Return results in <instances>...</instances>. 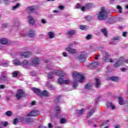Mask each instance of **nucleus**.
I'll list each match as a JSON object with an SVG mask.
<instances>
[{"label": "nucleus", "instance_id": "obj_1", "mask_svg": "<svg viewBox=\"0 0 128 128\" xmlns=\"http://www.w3.org/2000/svg\"><path fill=\"white\" fill-rule=\"evenodd\" d=\"M72 76L74 78V80L73 82V88H76L78 86V82H84V74L79 72H73L72 73Z\"/></svg>", "mask_w": 128, "mask_h": 128}, {"label": "nucleus", "instance_id": "obj_2", "mask_svg": "<svg viewBox=\"0 0 128 128\" xmlns=\"http://www.w3.org/2000/svg\"><path fill=\"white\" fill-rule=\"evenodd\" d=\"M40 63V60L38 58H33L31 61V64H30L28 60H24L22 62H21L20 66H22L24 68H26L30 64H32L34 66H38Z\"/></svg>", "mask_w": 128, "mask_h": 128}, {"label": "nucleus", "instance_id": "obj_3", "mask_svg": "<svg viewBox=\"0 0 128 128\" xmlns=\"http://www.w3.org/2000/svg\"><path fill=\"white\" fill-rule=\"evenodd\" d=\"M106 18H108V11L104 7H102L100 11L98 13V19L99 20H104Z\"/></svg>", "mask_w": 128, "mask_h": 128}, {"label": "nucleus", "instance_id": "obj_4", "mask_svg": "<svg viewBox=\"0 0 128 128\" xmlns=\"http://www.w3.org/2000/svg\"><path fill=\"white\" fill-rule=\"evenodd\" d=\"M86 52H82L77 57V60L80 62H84L86 60Z\"/></svg>", "mask_w": 128, "mask_h": 128}, {"label": "nucleus", "instance_id": "obj_5", "mask_svg": "<svg viewBox=\"0 0 128 128\" xmlns=\"http://www.w3.org/2000/svg\"><path fill=\"white\" fill-rule=\"evenodd\" d=\"M16 96L17 100H22V98L26 96V93L22 89H18Z\"/></svg>", "mask_w": 128, "mask_h": 128}, {"label": "nucleus", "instance_id": "obj_6", "mask_svg": "<svg viewBox=\"0 0 128 128\" xmlns=\"http://www.w3.org/2000/svg\"><path fill=\"white\" fill-rule=\"evenodd\" d=\"M40 114L38 110H32L29 114H27L26 116H38Z\"/></svg>", "mask_w": 128, "mask_h": 128}, {"label": "nucleus", "instance_id": "obj_7", "mask_svg": "<svg viewBox=\"0 0 128 128\" xmlns=\"http://www.w3.org/2000/svg\"><path fill=\"white\" fill-rule=\"evenodd\" d=\"M100 66V62H94L88 65V68L90 70H94L96 68V66Z\"/></svg>", "mask_w": 128, "mask_h": 128}, {"label": "nucleus", "instance_id": "obj_8", "mask_svg": "<svg viewBox=\"0 0 128 128\" xmlns=\"http://www.w3.org/2000/svg\"><path fill=\"white\" fill-rule=\"evenodd\" d=\"M4 74H6V72H2V75L0 77V82H2L8 80V78H6V76Z\"/></svg>", "mask_w": 128, "mask_h": 128}, {"label": "nucleus", "instance_id": "obj_9", "mask_svg": "<svg viewBox=\"0 0 128 128\" xmlns=\"http://www.w3.org/2000/svg\"><path fill=\"white\" fill-rule=\"evenodd\" d=\"M124 60V58H120V60L117 61L114 64V68H120L122 66V62Z\"/></svg>", "mask_w": 128, "mask_h": 128}, {"label": "nucleus", "instance_id": "obj_10", "mask_svg": "<svg viewBox=\"0 0 128 128\" xmlns=\"http://www.w3.org/2000/svg\"><path fill=\"white\" fill-rule=\"evenodd\" d=\"M28 22L30 24H31L32 26H34V24H36V20H34V17H32V16L30 15L29 16H28Z\"/></svg>", "mask_w": 128, "mask_h": 128}, {"label": "nucleus", "instance_id": "obj_11", "mask_svg": "<svg viewBox=\"0 0 128 128\" xmlns=\"http://www.w3.org/2000/svg\"><path fill=\"white\" fill-rule=\"evenodd\" d=\"M32 92H34L37 96H40V92H41V90H40L39 88H32Z\"/></svg>", "mask_w": 128, "mask_h": 128}, {"label": "nucleus", "instance_id": "obj_12", "mask_svg": "<svg viewBox=\"0 0 128 128\" xmlns=\"http://www.w3.org/2000/svg\"><path fill=\"white\" fill-rule=\"evenodd\" d=\"M66 50H67V52H68L70 54H76V49H74L72 48H71L70 47H68L66 48Z\"/></svg>", "mask_w": 128, "mask_h": 128}, {"label": "nucleus", "instance_id": "obj_13", "mask_svg": "<svg viewBox=\"0 0 128 128\" xmlns=\"http://www.w3.org/2000/svg\"><path fill=\"white\" fill-rule=\"evenodd\" d=\"M52 74H56L58 76H62V72L60 70H54L52 72Z\"/></svg>", "mask_w": 128, "mask_h": 128}, {"label": "nucleus", "instance_id": "obj_14", "mask_svg": "<svg viewBox=\"0 0 128 128\" xmlns=\"http://www.w3.org/2000/svg\"><path fill=\"white\" fill-rule=\"evenodd\" d=\"M100 86H102V83L100 82V80L98 78H96V84L95 86L96 88H100Z\"/></svg>", "mask_w": 128, "mask_h": 128}, {"label": "nucleus", "instance_id": "obj_15", "mask_svg": "<svg viewBox=\"0 0 128 128\" xmlns=\"http://www.w3.org/2000/svg\"><path fill=\"white\" fill-rule=\"evenodd\" d=\"M20 56L24 58H28L32 56V53L30 52H24L23 53H21Z\"/></svg>", "mask_w": 128, "mask_h": 128}, {"label": "nucleus", "instance_id": "obj_16", "mask_svg": "<svg viewBox=\"0 0 128 128\" xmlns=\"http://www.w3.org/2000/svg\"><path fill=\"white\" fill-rule=\"evenodd\" d=\"M28 36L30 38H34L36 36V33L34 30H30L28 32Z\"/></svg>", "mask_w": 128, "mask_h": 128}, {"label": "nucleus", "instance_id": "obj_17", "mask_svg": "<svg viewBox=\"0 0 128 128\" xmlns=\"http://www.w3.org/2000/svg\"><path fill=\"white\" fill-rule=\"evenodd\" d=\"M26 11L28 12H36V8H34V6L28 7L26 9Z\"/></svg>", "mask_w": 128, "mask_h": 128}, {"label": "nucleus", "instance_id": "obj_18", "mask_svg": "<svg viewBox=\"0 0 128 128\" xmlns=\"http://www.w3.org/2000/svg\"><path fill=\"white\" fill-rule=\"evenodd\" d=\"M42 96H48V92L46 90H44L43 92L41 91L40 94V97Z\"/></svg>", "mask_w": 128, "mask_h": 128}, {"label": "nucleus", "instance_id": "obj_19", "mask_svg": "<svg viewBox=\"0 0 128 128\" xmlns=\"http://www.w3.org/2000/svg\"><path fill=\"white\" fill-rule=\"evenodd\" d=\"M107 108H110L112 110H116V106L112 104V103L111 102L107 103Z\"/></svg>", "mask_w": 128, "mask_h": 128}, {"label": "nucleus", "instance_id": "obj_20", "mask_svg": "<svg viewBox=\"0 0 128 128\" xmlns=\"http://www.w3.org/2000/svg\"><path fill=\"white\" fill-rule=\"evenodd\" d=\"M76 32L74 30H70L66 32L67 36H74V34H76Z\"/></svg>", "mask_w": 128, "mask_h": 128}, {"label": "nucleus", "instance_id": "obj_21", "mask_svg": "<svg viewBox=\"0 0 128 128\" xmlns=\"http://www.w3.org/2000/svg\"><path fill=\"white\" fill-rule=\"evenodd\" d=\"M0 44H8V40L6 38L0 39Z\"/></svg>", "mask_w": 128, "mask_h": 128}, {"label": "nucleus", "instance_id": "obj_22", "mask_svg": "<svg viewBox=\"0 0 128 128\" xmlns=\"http://www.w3.org/2000/svg\"><path fill=\"white\" fill-rule=\"evenodd\" d=\"M94 112H96V108H92L91 111H90L88 114L87 116L88 118H90V116H92L94 114Z\"/></svg>", "mask_w": 128, "mask_h": 128}, {"label": "nucleus", "instance_id": "obj_23", "mask_svg": "<svg viewBox=\"0 0 128 128\" xmlns=\"http://www.w3.org/2000/svg\"><path fill=\"white\" fill-rule=\"evenodd\" d=\"M25 122H27L28 124H30V122H32L33 120L32 118L28 117H26L25 118Z\"/></svg>", "mask_w": 128, "mask_h": 128}, {"label": "nucleus", "instance_id": "obj_24", "mask_svg": "<svg viewBox=\"0 0 128 128\" xmlns=\"http://www.w3.org/2000/svg\"><path fill=\"white\" fill-rule=\"evenodd\" d=\"M48 36L50 38H54L56 36L54 33L52 32H49L48 34Z\"/></svg>", "mask_w": 128, "mask_h": 128}, {"label": "nucleus", "instance_id": "obj_25", "mask_svg": "<svg viewBox=\"0 0 128 128\" xmlns=\"http://www.w3.org/2000/svg\"><path fill=\"white\" fill-rule=\"evenodd\" d=\"M21 62L20 60H15L13 61L14 64H16V66H20Z\"/></svg>", "mask_w": 128, "mask_h": 128}, {"label": "nucleus", "instance_id": "obj_26", "mask_svg": "<svg viewBox=\"0 0 128 128\" xmlns=\"http://www.w3.org/2000/svg\"><path fill=\"white\" fill-rule=\"evenodd\" d=\"M84 109L82 108L80 110H76V114H77L82 115V114H84Z\"/></svg>", "mask_w": 128, "mask_h": 128}, {"label": "nucleus", "instance_id": "obj_27", "mask_svg": "<svg viewBox=\"0 0 128 128\" xmlns=\"http://www.w3.org/2000/svg\"><path fill=\"white\" fill-rule=\"evenodd\" d=\"M60 98H62V95H58L56 98V103L58 104L60 102Z\"/></svg>", "mask_w": 128, "mask_h": 128}, {"label": "nucleus", "instance_id": "obj_28", "mask_svg": "<svg viewBox=\"0 0 128 128\" xmlns=\"http://www.w3.org/2000/svg\"><path fill=\"white\" fill-rule=\"evenodd\" d=\"M92 86V84L90 83L87 84L85 85V88L86 90H90V88Z\"/></svg>", "mask_w": 128, "mask_h": 128}, {"label": "nucleus", "instance_id": "obj_29", "mask_svg": "<svg viewBox=\"0 0 128 128\" xmlns=\"http://www.w3.org/2000/svg\"><path fill=\"white\" fill-rule=\"evenodd\" d=\"M110 58V56L108 54H106L105 55V56L103 58L104 62H106L108 60V58Z\"/></svg>", "mask_w": 128, "mask_h": 128}, {"label": "nucleus", "instance_id": "obj_30", "mask_svg": "<svg viewBox=\"0 0 128 128\" xmlns=\"http://www.w3.org/2000/svg\"><path fill=\"white\" fill-rule=\"evenodd\" d=\"M110 80L112 82H118V78L116 76H112L110 78Z\"/></svg>", "mask_w": 128, "mask_h": 128}, {"label": "nucleus", "instance_id": "obj_31", "mask_svg": "<svg viewBox=\"0 0 128 128\" xmlns=\"http://www.w3.org/2000/svg\"><path fill=\"white\" fill-rule=\"evenodd\" d=\"M0 126H8V122H2L0 124Z\"/></svg>", "mask_w": 128, "mask_h": 128}, {"label": "nucleus", "instance_id": "obj_32", "mask_svg": "<svg viewBox=\"0 0 128 128\" xmlns=\"http://www.w3.org/2000/svg\"><path fill=\"white\" fill-rule=\"evenodd\" d=\"M102 32L104 34V36L106 38L108 36V32H106V28H103L102 30Z\"/></svg>", "mask_w": 128, "mask_h": 128}, {"label": "nucleus", "instance_id": "obj_33", "mask_svg": "<svg viewBox=\"0 0 128 128\" xmlns=\"http://www.w3.org/2000/svg\"><path fill=\"white\" fill-rule=\"evenodd\" d=\"M64 78H59L58 80V84H64Z\"/></svg>", "mask_w": 128, "mask_h": 128}, {"label": "nucleus", "instance_id": "obj_34", "mask_svg": "<svg viewBox=\"0 0 128 128\" xmlns=\"http://www.w3.org/2000/svg\"><path fill=\"white\" fill-rule=\"evenodd\" d=\"M118 98L119 100V104H120V106L124 104V99L122 97H118Z\"/></svg>", "mask_w": 128, "mask_h": 128}, {"label": "nucleus", "instance_id": "obj_35", "mask_svg": "<svg viewBox=\"0 0 128 128\" xmlns=\"http://www.w3.org/2000/svg\"><path fill=\"white\" fill-rule=\"evenodd\" d=\"M19 6H20V4L18 3L15 6H14L12 7L13 10H16V8H18Z\"/></svg>", "mask_w": 128, "mask_h": 128}, {"label": "nucleus", "instance_id": "obj_36", "mask_svg": "<svg viewBox=\"0 0 128 128\" xmlns=\"http://www.w3.org/2000/svg\"><path fill=\"white\" fill-rule=\"evenodd\" d=\"M92 4H86V8H88V10H90V8H92Z\"/></svg>", "mask_w": 128, "mask_h": 128}, {"label": "nucleus", "instance_id": "obj_37", "mask_svg": "<svg viewBox=\"0 0 128 128\" xmlns=\"http://www.w3.org/2000/svg\"><path fill=\"white\" fill-rule=\"evenodd\" d=\"M7 116H12V111H7L6 112L5 114Z\"/></svg>", "mask_w": 128, "mask_h": 128}, {"label": "nucleus", "instance_id": "obj_38", "mask_svg": "<svg viewBox=\"0 0 128 128\" xmlns=\"http://www.w3.org/2000/svg\"><path fill=\"white\" fill-rule=\"evenodd\" d=\"M117 9L119 10H118V12H120V14H122V8L120 6H117Z\"/></svg>", "mask_w": 128, "mask_h": 128}, {"label": "nucleus", "instance_id": "obj_39", "mask_svg": "<svg viewBox=\"0 0 128 128\" xmlns=\"http://www.w3.org/2000/svg\"><path fill=\"white\" fill-rule=\"evenodd\" d=\"M18 71H15L12 73V76L14 78H16V76L18 74Z\"/></svg>", "mask_w": 128, "mask_h": 128}, {"label": "nucleus", "instance_id": "obj_40", "mask_svg": "<svg viewBox=\"0 0 128 128\" xmlns=\"http://www.w3.org/2000/svg\"><path fill=\"white\" fill-rule=\"evenodd\" d=\"M55 110H56L58 114H60V107L58 106H56Z\"/></svg>", "mask_w": 128, "mask_h": 128}, {"label": "nucleus", "instance_id": "obj_41", "mask_svg": "<svg viewBox=\"0 0 128 128\" xmlns=\"http://www.w3.org/2000/svg\"><path fill=\"white\" fill-rule=\"evenodd\" d=\"M80 30H84L86 28V26L84 25H80Z\"/></svg>", "mask_w": 128, "mask_h": 128}, {"label": "nucleus", "instance_id": "obj_42", "mask_svg": "<svg viewBox=\"0 0 128 128\" xmlns=\"http://www.w3.org/2000/svg\"><path fill=\"white\" fill-rule=\"evenodd\" d=\"M114 19L112 18H110L108 20L107 22V23L109 24H114Z\"/></svg>", "mask_w": 128, "mask_h": 128}, {"label": "nucleus", "instance_id": "obj_43", "mask_svg": "<svg viewBox=\"0 0 128 128\" xmlns=\"http://www.w3.org/2000/svg\"><path fill=\"white\" fill-rule=\"evenodd\" d=\"M18 122H19L18 119V118L14 119V120L13 122L14 124H18Z\"/></svg>", "mask_w": 128, "mask_h": 128}, {"label": "nucleus", "instance_id": "obj_44", "mask_svg": "<svg viewBox=\"0 0 128 128\" xmlns=\"http://www.w3.org/2000/svg\"><path fill=\"white\" fill-rule=\"evenodd\" d=\"M0 64L2 66H4L5 68L8 66V63L2 62Z\"/></svg>", "mask_w": 128, "mask_h": 128}, {"label": "nucleus", "instance_id": "obj_45", "mask_svg": "<svg viewBox=\"0 0 128 128\" xmlns=\"http://www.w3.org/2000/svg\"><path fill=\"white\" fill-rule=\"evenodd\" d=\"M112 40H120V36L114 37L112 38Z\"/></svg>", "mask_w": 128, "mask_h": 128}, {"label": "nucleus", "instance_id": "obj_46", "mask_svg": "<svg viewBox=\"0 0 128 128\" xmlns=\"http://www.w3.org/2000/svg\"><path fill=\"white\" fill-rule=\"evenodd\" d=\"M66 118H62L60 120V123L61 124H66Z\"/></svg>", "mask_w": 128, "mask_h": 128}, {"label": "nucleus", "instance_id": "obj_47", "mask_svg": "<svg viewBox=\"0 0 128 128\" xmlns=\"http://www.w3.org/2000/svg\"><path fill=\"white\" fill-rule=\"evenodd\" d=\"M86 20H88V22H90V20H92V17H90V16H86Z\"/></svg>", "mask_w": 128, "mask_h": 128}, {"label": "nucleus", "instance_id": "obj_48", "mask_svg": "<svg viewBox=\"0 0 128 128\" xmlns=\"http://www.w3.org/2000/svg\"><path fill=\"white\" fill-rule=\"evenodd\" d=\"M52 74H50V73H49L48 74V78H50V80H51V78H52V72H51Z\"/></svg>", "mask_w": 128, "mask_h": 128}, {"label": "nucleus", "instance_id": "obj_49", "mask_svg": "<svg viewBox=\"0 0 128 128\" xmlns=\"http://www.w3.org/2000/svg\"><path fill=\"white\" fill-rule=\"evenodd\" d=\"M18 120H20L21 122H24V120H26V117H19Z\"/></svg>", "mask_w": 128, "mask_h": 128}, {"label": "nucleus", "instance_id": "obj_50", "mask_svg": "<svg viewBox=\"0 0 128 128\" xmlns=\"http://www.w3.org/2000/svg\"><path fill=\"white\" fill-rule=\"evenodd\" d=\"M92 38V36L90 34H88L86 36V40H91Z\"/></svg>", "mask_w": 128, "mask_h": 128}, {"label": "nucleus", "instance_id": "obj_51", "mask_svg": "<svg viewBox=\"0 0 128 128\" xmlns=\"http://www.w3.org/2000/svg\"><path fill=\"white\" fill-rule=\"evenodd\" d=\"M64 84H70V80H64Z\"/></svg>", "mask_w": 128, "mask_h": 128}, {"label": "nucleus", "instance_id": "obj_52", "mask_svg": "<svg viewBox=\"0 0 128 128\" xmlns=\"http://www.w3.org/2000/svg\"><path fill=\"white\" fill-rule=\"evenodd\" d=\"M102 98V96H99L96 100V104H98V102H100V98Z\"/></svg>", "mask_w": 128, "mask_h": 128}, {"label": "nucleus", "instance_id": "obj_53", "mask_svg": "<svg viewBox=\"0 0 128 128\" xmlns=\"http://www.w3.org/2000/svg\"><path fill=\"white\" fill-rule=\"evenodd\" d=\"M110 122V120H106L105 122H104L102 124V126H104V124H108V122Z\"/></svg>", "mask_w": 128, "mask_h": 128}, {"label": "nucleus", "instance_id": "obj_54", "mask_svg": "<svg viewBox=\"0 0 128 128\" xmlns=\"http://www.w3.org/2000/svg\"><path fill=\"white\" fill-rule=\"evenodd\" d=\"M48 128H54V126L52 125V124L49 123L48 124Z\"/></svg>", "mask_w": 128, "mask_h": 128}, {"label": "nucleus", "instance_id": "obj_55", "mask_svg": "<svg viewBox=\"0 0 128 128\" xmlns=\"http://www.w3.org/2000/svg\"><path fill=\"white\" fill-rule=\"evenodd\" d=\"M123 36L126 37L128 36V32H123L122 35Z\"/></svg>", "mask_w": 128, "mask_h": 128}, {"label": "nucleus", "instance_id": "obj_56", "mask_svg": "<svg viewBox=\"0 0 128 128\" xmlns=\"http://www.w3.org/2000/svg\"><path fill=\"white\" fill-rule=\"evenodd\" d=\"M2 28H8V24H2Z\"/></svg>", "mask_w": 128, "mask_h": 128}, {"label": "nucleus", "instance_id": "obj_57", "mask_svg": "<svg viewBox=\"0 0 128 128\" xmlns=\"http://www.w3.org/2000/svg\"><path fill=\"white\" fill-rule=\"evenodd\" d=\"M81 6H80V4H77L76 5V8H81Z\"/></svg>", "mask_w": 128, "mask_h": 128}, {"label": "nucleus", "instance_id": "obj_58", "mask_svg": "<svg viewBox=\"0 0 128 128\" xmlns=\"http://www.w3.org/2000/svg\"><path fill=\"white\" fill-rule=\"evenodd\" d=\"M58 8H60V10H64V6L60 5V6H59Z\"/></svg>", "mask_w": 128, "mask_h": 128}, {"label": "nucleus", "instance_id": "obj_59", "mask_svg": "<svg viewBox=\"0 0 128 128\" xmlns=\"http://www.w3.org/2000/svg\"><path fill=\"white\" fill-rule=\"evenodd\" d=\"M42 24H46V21L44 19H42Z\"/></svg>", "mask_w": 128, "mask_h": 128}, {"label": "nucleus", "instance_id": "obj_60", "mask_svg": "<svg viewBox=\"0 0 128 128\" xmlns=\"http://www.w3.org/2000/svg\"><path fill=\"white\" fill-rule=\"evenodd\" d=\"M0 88H6V85H0Z\"/></svg>", "mask_w": 128, "mask_h": 128}, {"label": "nucleus", "instance_id": "obj_61", "mask_svg": "<svg viewBox=\"0 0 128 128\" xmlns=\"http://www.w3.org/2000/svg\"><path fill=\"white\" fill-rule=\"evenodd\" d=\"M6 100H7L8 102L10 100V97H8V96H6Z\"/></svg>", "mask_w": 128, "mask_h": 128}, {"label": "nucleus", "instance_id": "obj_62", "mask_svg": "<svg viewBox=\"0 0 128 128\" xmlns=\"http://www.w3.org/2000/svg\"><path fill=\"white\" fill-rule=\"evenodd\" d=\"M31 106H36V101H32L31 104Z\"/></svg>", "mask_w": 128, "mask_h": 128}, {"label": "nucleus", "instance_id": "obj_63", "mask_svg": "<svg viewBox=\"0 0 128 128\" xmlns=\"http://www.w3.org/2000/svg\"><path fill=\"white\" fill-rule=\"evenodd\" d=\"M62 56H68V54H66V52H64L62 53Z\"/></svg>", "mask_w": 128, "mask_h": 128}, {"label": "nucleus", "instance_id": "obj_64", "mask_svg": "<svg viewBox=\"0 0 128 128\" xmlns=\"http://www.w3.org/2000/svg\"><path fill=\"white\" fill-rule=\"evenodd\" d=\"M38 128H48V127H46V126H44L40 125V126H38Z\"/></svg>", "mask_w": 128, "mask_h": 128}]
</instances>
